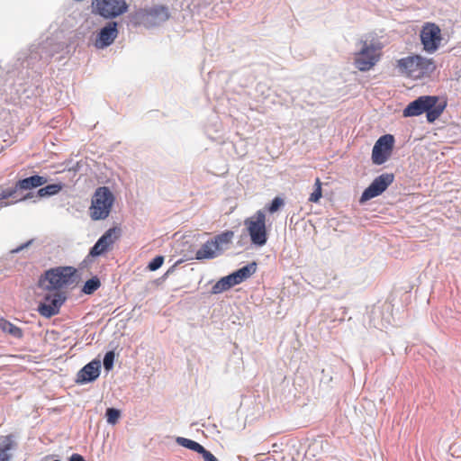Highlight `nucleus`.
Listing matches in <instances>:
<instances>
[{
    "label": "nucleus",
    "mask_w": 461,
    "mask_h": 461,
    "mask_svg": "<svg viewBox=\"0 0 461 461\" xmlns=\"http://www.w3.org/2000/svg\"><path fill=\"white\" fill-rule=\"evenodd\" d=\"M285 201L280 196H276L272 201L267 204V210L270 213H275L277 211L281 209L282 206H284Z\"/></svg>",
    "instance_id": "nucleus-29"
},
{
    "label": "nucleus",
    "mask_w": 461,
    "mask_h": 461,
    "mask_svg": "<svg viewBox=\"0 0 461 461\" xmlns=\"http://www.w3.org/2000/svg\"><path fill=\"white\" fill-rule=\"evenodd\" d=\"M398 68L402 73L413 78L429 77L436 70L434 60L420 55H412L399 59Z\"/></svg>",
    "instance_id": "nucleus-5"
},
{
    "label": "nucleus",
    "mask_w": 461,
    "mask_h": 461,
    "mask_svg": "<svg viewBox=\"0 0 461 461\" xmlns=\"http://www.w3.org/2000/svg\"><path fill=\"white\" fill-rule=\"evenodd\" d=\"M169 276V274H167V272L164 274L163 278H166Z\"/></svg>",
    "instance_id": "nucleus-40"
},
{
    "label": "nucleus",
    "mask_w": 461,
    "mask_h": 461,
    "mask_svg": "<svg viewBox=\"0 0 461 461\" xmlns=\"http://www.w3.org/2000/svg\"><path fill=\"white\" fill-rule=\"evenodd\" d=\"M234 237V231L232 230H224L213 238L211 239L214 248L219 252L220 255L223 254L225 249H228L229 245L232 242V239Z\"/></svg>",
    "instance_id": "nucleus-20"
},
{
    "label": "nucleus",
    "mask_w": 461,
    "mask_h": 461,
    "mask_svg": "<svg viewBox=\"0 0 461 461\" xmlns=\"http://www.w3.org/2000/svg\"><path fill=\"white\" fill-rule=\"evenodd\" d=\"M64 185H65L63 183L59 182L41 186V188L36 192L35 194L34 193L30 192L26 194L23 198L19 199V201H24L32 199L33 197L42 198L56 195L63 189ZM15 202H18V200H16Z\"/></svg>",
    "instance_id": "nucleus-18"
},
{
    "label": "nucleus",
    "mask_w": 461,
    "mask_h": 461,
    "mask_svg": "<svg viewBox=\"0 0 461 461\" xmlns=\"http://www.w3.org/2000/svg\"><path fill=\"white\" fill-rule=\"evenodd\" d=\"M0 329L15 339H22L23 336V332L21 328L15 326L4 318H0Z\"/></svg>",
    "instance_id": "nucleus-23"
},
{
    "label": "nucleus",
    "mask_w": 461,
    "mask_h": 461,
    "mask_svg": "<svg viewBox=\"0 0 461 461\" xmlns=\"http://www.w3.org/2000/svg\"><path fill=\"white\" fill-rule=\"evenodd\" d=\"M378 48L374 44H367L366 41L363 42L362 48L356 54L355 66L360 71H368L379 60V55L376 53Z\"/></svg>",
    "instance_id": "nucleus-13"
},
{
    "label": "nucleus",
    "mask_w": 461,
    "mask_h": 461,
    "mask_svg": "<svg viewBox=\"0 0 461 461\" xmlns=\"http://www.w3.org/2000/svg\"><path fill=\"white\" fill-rule=\"evenodd\" d=\"M420 37L423 50L428 53H434L438 50L442 40L440 28L433 23L424 24Z\"/></svg>",
    "instance_id": "nucleus-12"
},
{
    "label": "nucleus",
    "mask_w": 461,
    "mask_h": 461,
    "mask_svg": "<svg viewBox=\"0 0 461 461\" xmlns=\"http://www.w3.org/2000/svg\"><path fill=\"white\" fill-rule=\"evenodd\" d=\"M221 256L219 252L214 248L212 241L208 240L205 243L202 245V247L195 253V259L197 260H204V259H213L217 257Z\"/></svg>",
    "instance_id": "nucleus-22"
},
{
    "label": "nucleus",
    "mask_w": 461,
    "mask_h": 461,
    "mask_svg": "<svg viewBox=\"0 0 461 461\" xmlns=\"http://www.w3.org/2000/svg\"><path fill=\"white\" fill-rule=\"evenodd\" d=\"M63 50L64 43L46 38L20 52L12 69L0 68V101L16 104L41 95V69Z\"/></svg>",
    "instance_id": "nucleus-1"
},
{
    "label": "nucleus",
    "mask_w": 461,
    "mask_h": 461,
    "mask_svg": "<svg viewBox=\"0 0 461 461\" xmlns=\"http://www.w3.org/2000/svg\"><path fill=\"white\" fill-rule=\"evenodd\" d=\"M120 232L121 229L119 227H112L108 229L94 244L93 247L90 248L87 257L82 262L83 264L86 263L88 258H97L104 255L109 249L115 242V237L113 236L116 232Z\"/></svg>",
    "instance_id": "nucleus-15"
},
{
    "label": "nucleus",
    "mask_w": 461,
    "mask_h": 461,
    "mask_svg": "<svg viewBox=\"0 0 461 461\" xmlns=\"http://www.w3.org/2000/svg\"><path fill=\"white\" fill-rule=\"evenodd\" d=\"M314 186L315 188L310 194L309 201L312 203H318L322 196L321 183L319 178L316 179Z\"/></svg>",
    "instance_id": "nucleus-30"
},
{
    "label": "nucleus",
    "mask_w": 461,
    "mask_h": 461,
    "mask_svg": "<svg viewBox=\"0 0 461 461\" xmlns=\"http://www.w3.org/2000/svg\"><path fill=\"white\" fill-rule=\"evenodd\" d=\"M8 203H1V207L8 205Z\"/></svg>",
    "instance_id": "nucleus-38"
},
{
    "label": "nucleus",
    "mask_w": 461,
    "mask_h": 461,
    "mask_svg": "<svg viewBox=\"0 0 461 461\" xmlns=\"http://www.w3.org/2000/svg\"><path fill=\"white\" fill-rule=\"evenodd\" d=\"M20 191L19 188L16 187V185L14 187L4 189L0 192V201L8 199L10 197H15V194Z\"/></svg>",
    "instance_id": "nucleus-32"
},
{
    "label": "nucleus",
    "mask_w": 461,
    "mask_h": 461,
    "mask_svg": "<svg viewBox=\"0 0 461 461\" xmlns=\"http://www.w3.org/2000/svg\"><path fill=\"white\" fill-rule=\"evenodd\" d=\"M199 455L202 456L204 461H219L217 457L209 450H207L205 447L203 448V450L199 453Z\"/></svg>",
    "instance_id": "nucleus-33"
},
{
    "label": "nucleus",
    "mask_w": 461,
    "mask_h": 461,
    "mask_svg": "<svg viewBox=\"0 0 461 461\" xmlns=\"http://www.w3.org/2000/svg\"><path fill=\"white\" fill-rule=\"evenodd\" d=\"M244 225L250 238L251 244L256 247H263L267 242V231L266 227V214L261 210L253 217L247 218Z\"/></svg>",
    "instance_id": "nucleus-8"
},
{
    "label": "nucleus",
    "mask_w": 461,
    "mask_h": 461,
    "mask_svg": "<svg viewBox=\"0 0 461 461\" xmlns=\"http://www.w3.org/2000/svg\"><path fill=\"white\" fill-rule=\"evenodd\" d=\"M115 202V196L108 186H99L95 189L89 207L90 217L94 221L105 220Z\"/></svg>",
    "instance_id": "nucleus-6"
},
{
    "label": "nucleus",
    "mask_w": 461,
    "mask_h": 461,
    "mask_svg": "<svg viewBox=\"0 0 461 461\" xmlns=\"http://www.w3.org/2000/svg\"><path fill=\"white\" fill-rule=\"evenodd\" d=\"M165 260V258L161 255H158L155 258H153L148 264L147 268L149 271H156L158 268L161 267Z\"/></svg>",
    "instance_id": "nucleus-31"
},
{
    "label": "nucleus",
    "mask_w": 461,
    "mask_h": 461,
    "mask_svg": "<svg viewBox=\"0 0 461 461\" xmlns=\"http://www.w3.org/2000/svg\"><path fill=\"white\" fill-rule=\"evenodd\" d=\"M12 114L9 110L0 108V131L5 130L12 122Z\"/></svg>",
    "instance_id": "nucleus-27"
},
{
    "label": "nucleus",
    "mask_w": 461,
    "mask_h": 461,
    "mask_svg": "<svg viewBox=\"0 0 461 461\" xmlns=\"http://www.w3.org/2000/svg\"><path fill=\"white\" fill-rule=\"evenodd\" d=\"M395 139L392 134H384L375 141L371 159L373 164L380 166L385 163L392 155Z\"/></svg>",
    "instance_id": "nucleus-10"
},
{
    "label": "nucleus",
    "mask_w": 461,
    "mask_h": 461,
    "mask_svg": "<svg viewBox=\"0 0 461 461\" xmlns=\"http://www.w3.org/2000/svg\"><path fill=\"white\" fill-rule=\"evenodd\" d=\"M176 442L177 443V445H179V446H181L183 447H185L187 449H190L192 451H194V452H196L198 454L204 447L200 443H198V442H196V441H194L193 439L183 438V437H176Z\"/></svg>",
    "instance_id": "nucleus-25"
},
{
    "label": "nucleus",
    "mask_w": 461,
    "mask_h": 461,
    "mask_svg": "<svg viewBox=\"0 0 461 461\" xmlns=\"http://www.w3.org/2000/svg\"><path fill=\"white\" fill-rule=\"evenodd\" d=\"M0 440V461H11L12 454L10 451L16 447L14 436L13 434L2 436Z\"/></svg>",
    "instance_id": "nucleus-21"
},
{
    "label": "nucleus",
    "mask_w": 461,
    "mask_h": 461,
    "mask_svg": "<svg viewBox=\"0 0 461 461\" xmlns=\"http://www.w3.org/2000/svg\"><path fill=\"white\" fill-rule=\"evenodd\" d=\"M92 13L107 20L115 19L128 12L126 0H92Z\"/></svg>",
    "instance_id": "nucleus-9"
},
{
    "label": "nucleus",
    "mask_w": 461,
    "mask_h": 461,
    "mask_svg": "<svg viewBox=\"0 0 461 461\" xmlns=\"http://www.w3.org/2000/svg\"><path fill=\"white\" fill-rule=\"evenodd\" d=\"M169 16L167 7L155 5L150 8H140L130 13L128 19L129 23L134 27L143 25L146 28H152L168 20Z\"/></svg>",
    "instance_id": "nucleus-4"
},
{
    "label": "nucleus",
    "mask_w": 461,
    "mask_h": 461,
    "mask_svg": "<svg viewBox=\"0 0 461 461\" xmlns=\"http://www.w3.org/2000/svg\"><path fill=\"white\" fill-rule=\"evenodd\" d=\"M447 101H439L438 95H420L410 102L402 110V116L416 117L426 113L428 122H434L443 113Z\"/></svg>",
    "instance_id": "nucleus-2"
},
{
    "label": "nucleus",
    "mask_w": 461,
    "mask_h": 461,
    "mask_svg": "<svg viewBox=\"0 0 461 461\" xmlns=\"http://www.w3.org/2000/svg\"><path fill=\"white\" fill-rule=\"evenodd\" d=\"M66 295L60 292L54 294H47L44 296V301L39 303L37 312L41 316L50 319L59 312L60 307L66 302Z\"/></svg>",
    "instance_id": "nucleus-14"
},
{
    "label": "nucleus",
    "mask_w": 461,
    "mask_h": 461,
    "mask_svg": "<svg viewBox=\"0 0 461 461\" xmlns=\"http://www.w3.org/2000/svg\"><path fill=\"white\" fill-rule=\"evenodd\" d=\"M293 222H294V215L290 218V225L293 224Z\"/></svg>",
    "instance_id": "nucleus-37"
},
{
    "label": "nucleus",
    "mask_w": 461,
    "mask_h": 461,
    "mask_svg": "<svg viewBox=\"0 0 461 461\" xmlns=\"http://www.w3.org/2000/svg\"><path fill=\"white\" fill-rule=\"evenodd\" d=\"M102 363L98 358H95L86 364L77 373L75 383L79 385L95 382L101 374Z\"/></svg>",
    "instance_id": "nucleus-16"
},
{
    "label": "nucleus",
    "mask_w": 461,
    "mask_h": 461,
    "mask_svg": "<svg viewBox=\"0 0 461 461\" xmlns=\"http://www.w3.org/2000/svg\"><path fill=\"white\" fill-rule=\"evenodd\" d=\"M393 180L394 175L393 173H384L376 176L363 191L359 198V203L364 204L367 201L381 195L393 182Z\"/></svg>",
    "instance_id": "nucleus-11"
},
{
    "label": "nucleus",
    "mask_w": 461,
    "mask_h": 461,
    "mask_svg": "<svg viewBox=\"0 0 461 461\" xmlns=\"http://www.w3.org/2000/svg\"><path fill=\"white\" fill-rule=\"evenodd\" d=\"M114 360H115L114 350H109L104 354V357L103 359V365H104V370L107 373L110 372L113 368Z\"/></svg>",
    "instance_id": "nucleus-28"
},
{
    "label": "nucleus",
    "mask_w": 461,
    "mask_h": 461,
    "mask_svg": "<svg viewBox=\"0 0 461 461\" xmlns=\"http://www.w3.org/2000/svg\"><path fill=\"white\" fill-rule=\"evenodd\" d=\"M258 269V263L252 261L230 274L220 278L212 287V294H219L230 290L231 287L240 285L252 276Z\"/></svg>",
    "instance_id": "nucleus-7"
},
{
    "label": "nucleus",
    "mask_w": 461,
    "mask_h": 461,
    "mask_svg": "<svg viewBox=\"0 0 461 461\" xmlns=\"http://www.w3.org/2000/svg\"><path fill=\"white\" fill-rule=\"evenodd\" d=\"M68 461H86V460L85 459V457L82 455L74 453L69 456Z\"/></svg>",
    "instance_id": "nucleus-35"
},
{
    "label": "nucleus",
    "mask_w": 461,
    "mask_h": 461,
    "mask_svg": "<svg viewBox=\"0 0 461 461\" xmlns=\"http://www.w3.org/2000/svg\"><path fill=\"white\" fill-rule=\"evenodd\" d=\"M122 416L121 410L113 407H109L105 411L106 421L110 425H115Z\"/></svg>",
    "instance_id": "nucleus-26"
},
{
    "label": "nucleus",
    "mask_w": 461,
    "mask_h": 461,
    "mask_svg": "<svg viewBox=\"0 0 461 461\" xmlns=\"http://www.w3.org/2000/svg\"><path fill=\"white\" fill-rule=\"evenodd\" d=\"M47 181L48 179L46 176L32 175L28 177L19 179L16 182V187L19 188L20 191H31L44 185Z\"/></svg>",
    "instance_id": "nucleus-19"
},
{
    "label": "nucleus",
    "mask_w": 461,
    "mask_h": 461,
    "mask_svg": "<svg viewBox=\"0 0 461 461\" xmlns=\"http://www.w3.org/2000/svg\"><path fill=\"white\" fill-rule=\"evenodd\" d=\"M77 269L74 267H56L46 270L38 280V286L46 291L59 290L77 283Z\"/></svg>",
    "instance_id": "nucleus-3"
},
{
    "label": "nucleus",
    "mask_w": 461,
    "mask_h": 461,
    "mask_svg": "<svg viewBox=\"0 0 461 461\" xmlns=\"http://www.w3.org/2000/svg\"><path fill=\"white\" fill-rule=\"evenodd\" d=\"M118 33V23L111 20L97 32L95 46L97 49H105L111 46L117 38Z\"/></svg>",
    "instance_id": "nucleus-17"
},
{
    "label": "nucleus",
    "mask_w": 461,
    "mask_h": 461,
    "mask_svg": "<svg viewBox=\"0 0 461 461\" xmlns=\"http://www.w3.org/2000/svg\"><path fill=\"white\" fill-rule=\"evenodd\" d=\"M181 262V260L177 261L176 264H174L172 267H170L167 271V274H172L174 271H175V268L176 267L177 264H179Z\"/></svg>",
    "instance_id": "nucleus-36"
},
{
    "label": "nucleus",
    "mask_w": 461,
    "mask_h": 461,
    "mask_svg": "<svg viewBox=\"0 0 461 461\" xmlns=\"http://www.w3.org/2000/svg\"><path fill=\"white\" fill-rule=\"evenodd\" d=\"M169 276V274H167V272L164 274L163 278H166Z\"/></svg>",
    "instance_id": "nucleus-39"
},
{
    "label": "nucleus",
    "mask_w": 461,
    "mask_h": 461,
    "mask_svg": "<svg viewBox=\"0 0 461 461\" xmlns=\"http://www.w3.org/2000/svg\"><path fill=\"white\" fill-rule=\"evenodd\" d=\"M101 286V280L97 276L86 280L81 288V293L86 295L93 294Z\"/></svg>",
    "instance_id": "nucleus-24"
},
{
    "label": "nucleus",
    "mask_w": 461,
    "mask_h": 461,
    "mask_svg": "<svg viewBox=\"0 0 461 461\" xmlns=\"http://www.w3.org/2000/svg\"><path fill=\"white\" fill-rule=\"evenodd\" d=\"M33 242H34V239H31L28 241L21 244L17 248L14 249L11 252L14 254H17V253L21 252L22 250L29 248L31 245H32Z\"/></svg>",
    "instance_id": "nucleus-34"
}]
</instances>
